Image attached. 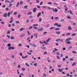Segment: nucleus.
<instances>
[{
    "mask_svg": "<svg viewBox=\"0 0 77 77\" xmlns=\"http://www.w3.org/2000/svg\"><path fill=\"white\" fill-rule=\"evenodd\" d=\"M7 46L8 47H10V46H11V44H8Z\"/></svg>",
    "mask_w": 77,
    "mask_h": 77,
    "instance_id": "28",
    "label": "nucleus"
},
{
    "mask_svg": "<svg viewBox=\"0 0 77 77\" xmlns=\"http://www.w3.org/2000/svg\"><path fill=\"white\" fill-rule=\"evenodd\" d=\"M76 36V33H73L72 34V36Z\"/></svg>",
    "mask_w": 77,
    "mask_h": 77,
    "instance_id": "8",
    "label": "nucleus"
},
{
    "mask_svg": "<svg viewBox=\"0 0 77 77\" xmlns=\"http://www.w3.org/2000/svg\"><path fill=\"white\" fill-rule=\"evenodd\" d=\"M5 3H9V1L8 0H6L5 1Z\"/></svg>",
    "mask_w": 77,
    "mask_h": 77,
    "instance_id": "51",
    "label": "nucleus"
},
{
    "mask_svg": "<svg viewBox=\"0 0 77 77\" xmlns=\"http://www.w3.org/2000/svg\"><path fill=\"white\" fill-rule=\"evenodd\" d=\"M27 57H28V56H27V55L25 56V57H24V59L27 58Z\"/></svg>",
    "mask_w": 77,
    "mask_h": 77,
    "instance_id": "56",
    "label": "nucleus"
},
{
    "mask_svg": "<svg viewBox=\"0 0 77 77\" xmlns=\"http://www.w3.org/2000/svg\"><path fill=\"white\" fill-rule=\"evenodd\" d=\"M65 59H66V58H63V61H65Z\"/></svg>",
    "mask_w": 77,
    "mask_h": 77,
    "instance_id": "46",
    "label": "nucleus"
},
{
    "mask_svg": "<svg viewBox=\"0 0 77 77\" xmlns=\"http://www.w3.org/2000/svg\"><path fill=\"white\" fill-rule=\"evenodd\" d=\"M8 27H11V24H8Z\"/></svg>",
    "mask_w": 77,
    "mask_h": 77,
    "instance_id": "52",
    "label": "nucleus"
},
{
    "mask_svg": "<svg viewBox=\"0 0 77 77\" xmlns=\"http://www.w3.org/2000/svg\"><path fill=\"white\" fill-rule=\"evenodd\" d=\"M43 30V28H41L40 29H38V31H42Z\"/></svg>",
    "mask_w": 77,
    "mask_h": 77,
    "instance_id": "15",
    "label": "nucleus"
},
{
    "mask_svg": "<svg viewBox=\"0 0 77 77\" xmlns=\"http://www.w3.org/2000/svg\"><path fill=\"white\" fill-rule=\"evenodd\" d=\"M71 35V33H67L66 34V36H69V35Z\"/></svg>",
    "mask_w": 77,
    "mask_h": 77,
    "instance_id": "20",
    "label": "nucleus"
},
{
    "mask_svg": "<svg viewBox=\"0 0 77 77\" xmlns=\"http://www.w3.org/2000/svg\"><path fill=\"white\" fill-rule=\"evenodd\" d=\"M27 5H26V6H25L24 7V8H25V9H27Z\"/></svg>",
    "mask_w": 77,
    "mask_h": 77,
    "instance_id": "33",
    "label": "nucleus"
},
{
    "mask_svg": "<svg viewBox=\"0 0 77 77\" xmlns=\"http://www.w3.org/2000/svg\"><path fill=\"white\" fill-rule=\"evenodd\" d=\"M57 25H58V23H55L54 24V26H57Z\"/></svg>",
    "mask_w": 77,
    "mask_h": 77,
    "instance_id": "38",
    "label": "nucleus"
},
{
    "mask_svg": "<svg viewBox=\"0 0 77 77\" xmlns=\"http://www.w3.org/2000/svg\"><path fill=\"white\" fill-rule=\"evenodd\" d=\"M18 18H20V14H19L18 16Z\"/></svg>",
    "mask_w": 77,
    "mask_h": 77,
    "instance_id": "62",
    "label": "nucleus"
},
{
    "mask_svg": "<svg viewBox=\"0 0 77 77\" xmlns=\"http://www.w3.org/2000/svg\"><path fill=\"white\" fill-rule=\"evenodd\" d=\"M70 75V74H69V73H67L66 75L67 77H69V76Z\"/></svg>",
    "mask_w": 77,
    "mask_h": 77,
    "instance_id": "43",
    "label": "nucleus"
},
{
    "mask_svg": "<svg viewBox=\"0 0 77 77\" xmlns=\"http://www.w3.org/2000/svg\"><path fill=\"white\" fill-rule=\"evenodd\" d=\"M2 7L3 8H5L6 7V5H3Z\"/></svg>",
    "mask_w": 77,
    "mask_h": 77,
    "instance_id": "44",
    "label": "nucleus"
},
{
    "mask_svg": "<svg viewBox=\"0 0 77 77\" xmlns=\"http://www.w3.org/2000/svg\"><path fill=\"white\" fill-rule=\"evenodd\" d=\"M76 65V62H74L73 64H72V66H74L75 65Z\"/></svg>",
    "mask_w": 77,
    "mask_h": 77,
    "instance_id": "18",
    "label": "nucleus"
},
{
    "mask_svg": "<svg viewBox=\"0 0 77 77\" xmlns=\"http://www.w3.org/2000/svg\"><path fill=\"white\" fill-rule=\"evenodd\" d=\"M41 44H44V42H41V41H40L39 42Z\"/></svg>",
    "mask_w": 77,
    "mask_h": 77,
    "instance_id": "54",
    "label": "nucleus"
},
{
    "mask_svg": "<svg viewBox=\"0 0 77 77\" xmlns=\"http://www.w3.org/2000/svg\"><path fill=\"white\" fill-rule=\"evenodd\" d=\"M51 39V38H49L48 39L46 40V41H47V42H49V41Z\"/></svg>",
    "mask_w": 77,
    "mask_h": 77,
    "instance_id": "21",
    "label": "nucleus"
},
{
    "mask_svg": "<svg viewBox=\"0 0 77 77\" xmlns=\"http://www.w3.org/2000/svg\"><path fill=\"white\" fill-rule=\"evenodd\" d=\"M37 10V9L36 8H33V12H34V13H35L36 12V10Z\"/></svg>",
    "mask_w": 77,
    "mask_h": 77,
    "instance_id": "2",
    "label": "nucleus"
},
{
    "mask_svg": "<svg viewBox=\"0 0 77 77\" xmlns=\"http://www.w3.org/2000/svg\"><path fill=\"white\" fill-rule=\"evenodd\" d=\"M47 9H48L49 10H52V9H53V8H51L50 7V6H48V7L47 8Z\"/></svg>",
    "mask_w": 77,
    "mask_h": 77,
    "instance_id": "7",
    "label": "nucleus"
},
{
    "mask_svg": "<svg viewBox=\"0 0 77 77\" xmlns=\"http://www.w3.org/2000/svg\"><path fill=\"white\" fill-rule=\"evenodd\" d=\"M25 30V28H20L19 29L20 31H23V30Z\"/></svg>",
    "mask_w": 77,
    "mask_h": 77,
    "instance_id": "12",
    "label": "nucleus"
},
{
    "mask_svg": "<svg viewBox=\"0 0 77 77\" xmlns=\"http://www.w3.org/2000/svg\"><path fill=\"white\" fill-rule=\"evenodd\" d=\"M13 21H14V20H11L9 22V23H12L13 22Z\"/></svg>",
    "mask_w": 77,
    "mask_h": 77,
    "instance_id": "40",
    "label": "nucleus"
},
{
    "mask_svg": "<svg viewBox=\"0 0 77 77\" xmlns=\"http://www.w3.org/2000/svg\"><path fill=\"white\" fill-rule=\"evenodd\" d=\"M58 11V10H57V9L56 8H55L54 9H53V12H57Z\"/></svg>",
    "mask_w": 77,
    "mask_h": 77,
    "instance_id": "4",
    "label": "nucleus"
},
{
    "mask_svg": "<svg viewBox=\"0 0 77 77\" xmlns=\"http://www.w3.org/2000/svg\"><path fill=\"white\" fill-rule=\"evenodd\" d=\"M25 69L24 68H22V71H25Z\"/></svg>",
    "mask_w": 77,
    "mask_h": 77,
    "instance_id": "60",
    "label": "nucleus"
},
{
    "mask_svg": "<svg viewBox=\"0 0 77 77\" xmlns=\"http://www.w3.org/2000/svg\"><path fill=\"white\" fill-rule=\"evenodd\" d=\"M32 26H31V27H29V29L30 30V29H32Z\"/></svg>",
    "mask_w": 77,
    "mask_h": 77,
    "instance_id": "57",
    "label": "nucleus"
},
{
    "mask_svg": "<svg viewBox=\"0 0 77 77\" xmlns=\"http://www.w3.org/2000/svg\"><path fill=\"white\" fill-rule=\"evenodd\" d=\"M67 18H69V19H71V17H70V16H67Z\"/></svg>",
    "mask_w": 77,
    "mask_h": 77,
    "instance_id": "53",
    "label": "nucleus"
},
{
    "mask_svg": "<svg viewBox=\"0 0 77 77\" xmlns=\"http://www.w3.org/2000/svg\"><path fill=\"white\" fill-rule=\"evenodd\" d=\"M10 32H11L10 31H7V34H9V33H10Z\"/></svg>",
    "mask_w": 77,
    "mask_h": 77,
    "instance_id": "34",
    "label": "nucleus"
},
{
    "mask_svg": "<svg viewBox=\"0 0 77 77\" xmlns=\"http://www.w3.org/2000/svg\"><path fill=\"white\" fill-rule=\"evenodd\" d=\"M48 5H51L52 3L51 2H48Z\"/></svg>",
    "mask_w": 77,
    "mask_h": 77,
    "instance_id": "58",
    "label": "nucleus"
},
{
    "mask_svg": "<svg viewBox=\"0 0 77 77\" xmlns=\"http://www.w3.org/2000/svg\"><path fill=\"white\" fill-rule=\"evenodd\" d=\"M20 56H23V54L22 53H21L20 54Z\"/></svg>",
    "mask_w": 77,
    "mask_h": 77,
    "instance_id": "37",
    "label": "nucleus"
},
{
    "mask_svg": "<svg viewBox=\"0 0 77 77\" xmlns=\"http://www.w3.org/2000/svg\"><path fill=\"white\" fill-rule=\"evenodd\" d=\"M54 5H56V6H57L58 5V4L56 3H54Z\"/></svg>",
    "mask_w": 77,
    "mask_h": 77,
    "instance_id": "31",
    "label": "nucleus"
},
{
    "mask_svg": "<svg viewBox=\"0 0 77 77\" xmlns=\"http://www.w3.org/2000/svg\"><path fill=\"white\" fill-rule=\"evenodd\" d=\"M42 3H43V2L42 1H41L40 3V5H42Z\"/></svg>",
    "mask_w": 77,
    "mask_h": 77,
    "instance_id": "48",
    "label": "nucleus"
},
{
    "mask_svg": "<svg viewBox=\"0 0 77 77\" xmlns=\"http://www.w3.org/2000/svg\"><path fill=\"white\" fill-rule=\"evenodd\" d=\"M47 33V32H45L43 33V35H45V34Z\"/></svg>",
    "mask_w": 77,
    "mask_h": 77,
    "instance_id": "42",
    "label": "nucleus"
},
{
    "mask_svg": "<svg viewBox=\"0 0 77 77\" xmlns=\"http://www.w3.org/2000/svg\"><path fill=\"white\" fill-rule=\"evenodd\" d=\"M15 56L14 55H13L12 56V57L13 59H14V58H15Z\"/></svg>",
    "mask_w": 77,
    "mask_h": 77,
    "instance_id": "26",
    "label": "nucleus"
},
{
    "mask_svg": "<svg viewBox=\"0 0 77 77\" xmlns=\"http://www.w3.org/2000/svg\"><path fill=\"white\" fill-rule=\"evenodd\" d=\"M12 4H10L9 5V8H10V7H11L12 6Z\"/></svg>",
    "mask_w": 77,
    "mask_h": 77,
    "instance_id": "61",
    "label": "nucleus"
},
{
    "mask_svg": "<svg viewBox=\"0 0 77 77\" xmlns=\"http://www.w3.org/2000/svg\"><path fill=\"white\" fill-rule=\"evenodd\" d=\"M42 20V18H41V17H40L39 18V22H41V21Z\"/></svg>",
    "mask_w": 77,
    "mask_h": 77,
    "instance_id": "29",
    "label": "nucleus"
},
{
    "mask_svg": "<svg viewBox=\"0 0 77 77\" xmlns=\"http://www.w3.org/2000/svg\"><path fill=\"white\" fill-rule=\"evenodd\" d=\"M10 14L11 13L10 12H8V14H7V16H8V17H9V15H10Z\"/></svg>",
    "mask_w": 77,
    "mask_h": 77,
    "instance_id": "32",
    "label": "nucleus"
},
{
    "mask_svg": "<svg viewBox=\"0 0 77 77\" xmlns=\"http://www.w3.org/2000/svg\"><path fill=\"white\" fill-rule=\"evenodd\" d=\"M69 48V49H71V48H72V46H69V48Z\"/></svg>",
    "mask_w": 77,
    "mask_h": 77,
    "instance_id": "55",
    "label": "nucleus"
},
{
    "mask_svg": "<svg viewBox=\"0 0 77 77\" xmlns=\"http://www.w3.org/2000/svg\"><path fill=\"white\" fill-rule=\"evenodd\" d=\"M19 5H20V3L19 2H18L17 3V5H16V7L17 8H18V6H19Z\"/></svg>",
    "mask_w": 77,
    "mask_h": 77,
    "instance_id": "5",
    "label": "nucleus"
},
{
    "mask_svg": "<svg viewBox=\"0 0 77 77\" xmlns=\"http://www.w3.org/2000/svg\"><path fill=\"white\" fill-rule=\"evenodd\" d=\"M43 43L45 44L46 45H47V44H48V42H46L45 41H43Z\"/></svg>",
    "mask_w": 77,
    "mask_h": 77,
    "instance_id": "11",
    "label": "nucleus"
},
{
    "mask_svg": "<svg viewBox=\"0 0 77 77\" xmlns=\"http://www.w3.org/2000/svg\"><path fill=\"white\" fill-rule=\"evenodd\" d=\"M59 71H60V72H61V71H62V69H59Z\"/></svg>",
    "mask_w": 77,
    "mask_h": 77,
    "instance_id": "41",
    "label": "nucleus"
},
{
    "mask_svg": "<svg viewBox=\"0 0 77 77\" xmlns=\"http://www.w3.org/2000/svg\"><path fill=\"white\" fill-rule=\"evenodd\" d=\"M33 35H32L31 36V39H33Z\"/></svg>",
    "mask_w": 77,
    "mask_h": 77,
    "instance_id": "59",
    "label": "nucleus"
},
{
    "mask_svg": "<svg viewBox=\"0 0 77 77\" xmlns=\"http://www.w3.org/2000/svg\"><path fill=\"white\" fill-rule=\"evenodd\" d=\"M32 13L31 12H29L27 14V15H32Z\"/></svg>",
    "mask_w": 77,
    "mask_h": 77,
    "instance_id": "16",
    "label": "nucleus"
},
{
    "mask_svg": "<svg viewBox=\"0 0 77 77\" xmlns=\"http://www.w3.org/2000/svg\"><path fill=\"white\" fill-rule=\"evenodd\" d=\"M34 37H35V38H38V34H34Z\"/></svg>",
    "mask_w": 77,
    "mask_h": 77,
    "instance_id": "14",
    "label": "nucleus"
},
{
    "mask_svg": "<svg viewBox=\"0 0 77 77\" xmlns=\"http://www.w3.org/2000/svg\"><path fill=\"white\" fill-rule=\"evenodd\" d=\"M55 20H57V19H59V17H55Z\"/></svg>",
    "mask_w": 77,
    "mask_h": 77,
    "instance_id": "45",
    "label": "nucleus"
},
{
    "mask_svg": "<svg viewBox=\"0 0 77 77\" xmlns=\"http://www.w3.org/2000/svg\"><path fill=\"white\" fill-rule=\"evenodd\" d=\"M37 2V3H39V0H36Z\"/></svg>",
    "mask_w": 77,
    "mask_h": 77,
    "instance_id": "47",
    "label": "nucleus"
},
{
    "mask_svg": "<svg viewBox=\"0 0 77 77\" xmlns=\"http://www.w3.org/2000/svg\"><path fill=\"white\" fill-rule=\"evenodd\" d=\"M32 46L33 47H36V45L35 44H33L32 45Z\"/></svg>",
    "mask_w": 77,
    "mask_h": 77,
    "instance_id": "13",
    "label": "nucleus"
},
{
    "mask_svg": "<svg viewBox=\"0 0 77 77\" xmlns=\"http://www.w3.org/2000/svg\"><path fill=\"white\" fill-rule=\"evenodd\" d=\"M41 15V12L39 13L37 15V17L39 18V16H40Z\"/></svg>",
    "mask_w": 77,
    "mask_h": 77,
    "instance_id": "6",
    "label": "nucleus"
},
{
    "mask_svg": "<svg viewBox=\"0 0 77 77\" xmlns=\"http://www.w3.org/2000/svg\"><path fill=\"white\" fill-rule=\"evenodd\" d=\"M72 53H75V54H76L77 53V52L75 51H72Z\"/></svg>",
    "mask_w": 77,
    "mask_h": 77,
    "instance_id": "27",
    "label": "nucleus"
},
{
    "mask_svg": "<svg viewBox=\"0 0 77 77\" xmlns=\"http://www.w3.org/2000/svg\"><path fill=\"white\" fill-rule=\"evenodd\" d=\"M61 39H60V38H58V39H57L56 40V42H57L58 41H60Z\"/></svg>",
    "mask_w": 77,
    "mask_h": 77,
    "instance_id": "22",
    "label": "nucleus"
},
{
    "mask_svg": "<svg viewBox=\"0 0 77 77\" xmlns=\"http://www.w3.org/2000/svg\"><path fill=\"white\" fill-rule=\"evenodd\" d=\"M3 17H7V13L4 14L3 15Z\"/></svg>",
    "mask_w": 77,
    "mask_h": 77,
    "instance_id": "10",
    "label": "nucleus"
},
{
    "mask_svg": "<svg viewBox=\"0 0 77 77\" xmlns=\"http://www.w3.org/2000/svg\"><path fill=\"white\" fill-rule=\"evenodd\" d=\"M66 44H71V42H68L66 43Z\"/></svg>",
    "mask_w": 77,
    "mask_h": 77,
    "instance_id": "63",
    "label": "nucleus"
},
{
    "mask_svg": "<svg viewBox=\"0 0 77 77\" xmlns=\"http://www.w3.org/2000/svg\"><path fill=\"white\" fill-rule=\"evenodd\" d=\"M49 26H50V25L49 24H48L47 26H46V27H49Z\"/></svg>",
    "mask_w": 77,
    "mask_h": 77,
    "instance_id": "49",
    "label": "nucleus"
},
{
    "mask_svg": "<svg viewBox=\"0 0 77 77\" xmlns=\"http://www.w3.org/2000/svg\"><path fill=\"white\" fill-rule=\"evenodd\" d=\"M42 8H43V9H45L47 8V7H46V6H43Z\"/></svg>",
    "mask_w": 77,
    "mask_h": 77,
    "instance_id": "24",
    "label": "nucleus"
},
{
    "mask_svg": "<svg viewBox=\"0 0 77 77\" xmlns=\"http://www.w3.org/2000/svg\"><path fill=\"white\" fill-rule=\"evenodd\" d=\"M33 26L34 27H35V26H38V24H34L33 25Z\"/></svg>",
    "mask_w": 77,
    "mask_h": 77,
    "instance_id": "23",
    "label": "nucleus"
},
{
    "mask_svg": "<svg viewBox=\"0 0 77 77\" xmlns=\"http://www.w3.org/2000/svg\"><path fill=\"white\" fill-rule=\"evenodd\" d=\"M43 77H46V74H45V73L44 74H43Z\"/></svg>",
    "mask_w": 77,
    "mask_h": 77,
    "instance_id": "36",
    "label": "nucleus"
},
{
    "mask_svg": "<svg viewBox=\"0 0 77 77\" xmlns=\"http://www.w3.org/2000/svg\"><path fill=\"white\" fill-rule=\"evenodd\" d=\"M68 29L69 30H72V28L70 26H69L68 27Z\"/></svg>",
    "mask_w": 77,
    "mask_h": 77,
    "instance_id": "1",
    "label": "nucleus"
},
{
    "mask_svg": "<svg viewBox=\"0 0 77 77\" xmlns=\"http://www.w3.org/2000/svg\"><path fill=\"white\" fill-rule=\"evenodd\" d=\"M11 39H14V38L13 36H12L11 37Z\"/></svg>",
    "mask_w": 77,
    "mask_h": 77,
    "instance_id": "35",
    "label": "nucleus"
},
{
    "mask_svg": "<svg viewBox=\"0 0 77 77\" xmlns=\"http://www.w3.org/2000/svg\"><path fill=\"white\" fill-rule=\"evenodd\" d=\"M55 29V27H51L50 28V30H53V29Z\"/></svg>",
    "mask_w": 77,
    "mask_h": 77,
    "instance_id": "17",
    "label": "nucleus"
},
{
    "mask_svg": "<svg viewBox=\"0 0 77 77\" xmlns=\"http://www.w3.org/2000/svg\"><path fill=\"white\" fill-rule=\"evenodd\" d=\"M60 30V29L59 28H56L55 29V30Z\"/></svg>",
    "mask_w": 77,
    "mask_h": 77,
    "instance_id": "25",
    "label": "nucleus"
},
{
    "mask_svg": "<svg viewBox=\"0 0 77 77\" xmlns=\"http://www.w3.org/2000/svg\"><path fill=\"white\" fill-rule=\"evenodd\" d=\"M69 60L70 61H73L74 60L73 59H72V58H70Z\"/></svg>",
    "mask_w": 77,
    "mask_h": 77,
    "instance_id": "39",
    "label": "nucleus"
},
{
    "mask_svg": "<svg viewBox=\"0 0 77 77\" xmlns=\"http://www.w3.org/2000/svg\"><path fill=\"white\" fill-rule=\"evenodd\" d=\"M26 35L25 34V33L22 34L21 35V37H23V36H24Z\"/></svg>",
    "mask_w": 77,
    "mask_h": 77,
    "instance_id": "19",
    "label": "nucleus"
},
{
    "mask_svg": "<svg viewBox=\"0 0 77 77\" xmlns=\"http://www.w3.org/2000/svg\"><path fill=\"white\" fill-rule=\"evenodd\" d=\"M44 54H45H45H47V52H45L44 53Z\"/></svg>",
    "mask_w": 77,
    "mask_h": 77,
    "instance_id": "50",
    "label": "nucleus"
},
{
    "mask_svg": "<svg viewBox=\"0 0 77 77\" xmlns=\"http://www.w3.org/2000/svg\"><path fill=\"white\" fill-rule=\"evenodd\" d=\"M67 12H69L70 14H71V15H73V14L72 13V11L71 10H68L67 11Z\"/></svg>",
    "mask_w": 77,
    "mask_h": 77,
    "instance_id": "3",
    "label": "nucleus"
},
{
    "mask_svg": "<svg viewBox=\"0 0 77 77\" xmlns=\"http://www.w3.org/2000/svg\"><path fill=\"white\" fill-rule=\"evenodd\" d=\"M57 27H61V25H57Z\"/></svg>",
    "mask_w": 77,
    "mask_h": 77,
    "instance_id": "64",
    "label": "nucleus"
},
{
    "mask_svg": "<svg viewBox=\"0 0 77 77\" xmlns=\"http://www.w3.org/2000/svg\"><path fill=\"white\" fill-rule=\"evenodd\" d=\"M56 33H57V35H59L60 33V31H56L55 32Z\"/></svg>",
    "mask_w": 77,
    "mask_h": 77,
    "instance_id": "9",
    "label": "nucleus"
},
{
    "mask_svg": "<svg viewBox=\"0 0 77 77\" xmlns=\"http://www.w3.org/2000/svg\"><path fill=\"white\" fill-rule=\"evenodd\" d=\"M26 65V66H28L29 67V65L28 64V63H25Z\"/></svg>",
    "mask_w": 77,
    "mask_h": 77,
    "instance_id": "30",
    "label": "nucleus"
}]
</instances>
